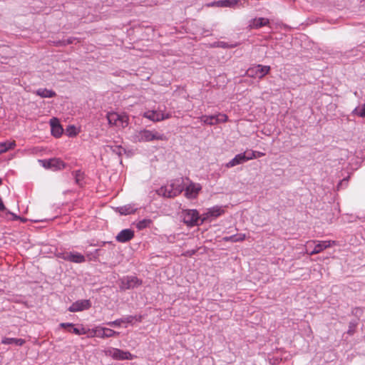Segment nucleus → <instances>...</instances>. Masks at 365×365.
Returning <instances> with one entry per match:
<instances>
[{
    "mask_svg": "<svg viewBox=\"0 0 365 365\" xmlns=\"http://www.w3.org/2000/svg\"><path fill=\"white\" fill-rule=\"evenodd\" d=\"M57 257L74 263L80 264L86 262L85 256L78 252H58Z\"/></svg>",
    "mask_w": 365,
    "mask_h": 365,
    "instance_id": "nucleus-10",
    "label": "nucleus"
},
{
    "mask_svg": "<svg viewBox=\"0 0 365 365\" xmlns=\"http://www.w3.org/2000/svg\"><path fill=\"white\" fill-rule=\"evenodd\" d=\"M265 154L264 153H261V152H256V155H257V158L258 157H262L264 156Z\"/></svg>",
    "mask_w": 365,
    "mask_h": 365,
    "instance_id": "nucleus-38",
    "label": "nucleus"
},
{
    "mask_svg": "<svg viewBox=\"0 0 365 365\" xmlns=\"http://www.w3.org/2000/svg\"><path fill=\"white\" fill-rule=\"evenodd\" d=\"M246 162L245 153H240L236 155L232 160L227 162L225 166L227 168H230L236 165L243 164Z\"/></svg>",
    "mask_w": 365,
    "mask_h": 365,
    "instance_id": "nucleus-19",
    "label": "nucleus"
},
{
    "mask_svg": "<svg viewBox=\"0 0 365 365\" xmlns=\"http://www.w3.org/2000/svg\"><path fill=\"white\" fill-rule=\"evenodd\" d=\"M108 124L118 129H123L129 124V117L125 113L108 112L106 115Z\"/></svg>",
    "mask_w": 365,
    "mask_h": 365,
    "instance_id": "nucleus-2",
    "label": "nucleus"
},
{
    "mask_svg": "<svg viewBox=\"0 0 365 365\" xmlns=\"http://www.w3.org/2000/svg\"><path fill=\"white\" fill-rule=\"evenodd\" d=\"M76 181L77 183H78L79 180H78V174L77 173L76 174Z\"/></svg>",
    "mask_w": 365,
    "mask_h": 365,
    "instance_id": "nucleus-41",
    "label": "nucleus"
},
{
    "mask_svg": "<svg viewBox=\"0 0 365 365\" xmlns=\"http://www.w3.org/2000/svg\"><path fill=\"white\" fill-rule=\"evenodd\" d=\"M225 213V207L222 205H215L207 208L205 212L202 214L203 223L205 222H212L213 220L221 216Z\"/></svg>",
    "mask_w": 365,
    "mask_h": 365,
    "instance_id": "nucleus-4",
    "label": "nucleus"
},
{
    "mask_svg": "<svg viewBox=\"0 0 365 365\" xmlns=\"http://www.w3.org/2000/svg\"><path fill=\"white\" fill-rule=\"evenodd\" d=\"M60 327L62 328L71 327V329H69L68 331L70 332H73L77 335H81V334H86V331H85L84 328L78 329V328L73 327V324H72V323H61Z\"/></svg>",
    "mask_w": 365,
    "mask_h": 365,
    "instance_id": "nucleus-24",
    "label": "nucleus"
},
{
    "mask_svg": "<svg viewBox=\"0 0 365 365\" xmlns=\"http://www.w3.org/2000/svg\"><path fill=\"white\" fill-rule=\"evenodd\" d=\"M35 93L41 98H53L56 95V92L53 90L43 88L37 89Z\"/></svg>",
    "mask_w": 365,
    "mask_h": 365,
    "instance_id": "nucleus-21",
    "label": "nucleus"
},
{
    "mask_svg": "<svg viewBox=\"0 0 365 365\" xmlns=\"http://www.w3.org/2000/svg\"><path fill=\"white\" fill-rule=\"evenodd\" d=\"M106 324L110 327H120L121 324H123V320L122 318H120L112 322H108Z\"/></svg>",
    "mask_w": 365,
    "mask_h": 365,
    "instance_id": "nucleus-34",
    "label": "nucleus"
},
{
    "mask_svg": "<svg viewBox=\"0 0 365 365\" xmlns=\"http://www.w3.org/2000/svg\"><path fill=\"white\" fill-rule=\"evenodd\" d=\"M217 3H218V1H213V2L207 4V6H208V7H212V6L218 7V4H217Z\"/></svg>",
    "mask_w": 365,
    "mask_h": 365,
    "instance_id": "nucleus-36",
    "label": "nucleus"
},
{
    "mask_svg": "<svg viewBox=\"0 0 365 365\" xmlns=\"http://www.w3.org/2000/svg\"><path fill=\"white\" fill-rule=\"evenodd\" d=\"M152 223V220L150 219L146 218L143 219L141 220L135 222V226L138 230H141L146 227H148Z\"/></svg>",
    "mask_w": 365,
    "mask_h": 365,
    "instance_id": "nucleus-28",
    "label": "nucleus"
},
{
    "mask_svg": "<svg viewBox=\"0 0 365 365\" xmlns=\"http://www.w3.org/2000/svg\"><path fill=\"white\" fill-rule=\"evenodd\" d=\"M91 307V302L89 299H81L72 303L68 310L71 312H82L88 309Z\"/></svg>",
    "mask_w": 365,
    "mask_h": 365,
    "instance_id": "nucleus-13",
    "label": "nucleus"
},
{
    "mask_svg": "<svg viewBox=\"0 0 365 365\" xmlns=\"http://www.w3.org/2000/svg\"><path fill=\"white\" fill-rule=\"evenodd\" d=\"M356 326H357V322L356 321L350 322L349 324V329L347 330V334L350 336L353 335L355 332Z\"/></svg>",
    "mask_w": 365,
    "mask_h": 365,
    "instance_id": "nucleus-31",
    "label": "nucleus"
},
{
    "mask_svg": "<svg viewBox=\"0 0 365 365\" xmlns=\"http://www.w3.org/2000/svg\"><path fill=\"white\" fill-rule=\"evenodd\" d=\"M246 235L244 233H240V234H235L230 236H226L222 238V240L224 242H242L245 240Z\"/></svg>",
    "mask_w": 365,
    "mask_h": 365,
    "instance_id": "nucleus-22",
    "label": "nucleus"
},
{
    "mask_svg": "<svg viewBox=\"0 0 365 365\" xmlns=\"http://www.w3.org/2000/svg\"><path fill=\"white\" fill-rule=\"evenodd\" d=\"M95 334L100 338H108L114 336H118L119 332H117L111 329L97 327L93 329Z\"/></svg>",
    "mask_w": 365,
    "mask_h": 365,
    "instance_id": "nucleus-15",
    "label": "nucleus"
},
{
    "mask_svg": "<svg viewBox=\"0 0 365 365\" xmlns=\"http://www.w3.org/2000/svg\"><path fill=\"white\" fill-rule=\"evenodd\" d=\"M73 43V41L71 39V38H68L67 39V43L69 44V43Z\"/></svg>",
    "mask_w": 365,
    "mask_h": 365,
    "instance_id": "nucleus-40",
    "label": "nucleus"
},
{
    "mask_svg": "<svg viewBox=\"0 0 365 365\" xmlns=\"http://www.w3.org/2000/svg\"><path fill=\"white\" fill-rule=\"evenodd\" d=\"M16 146V144L14 140L0 143V150H1V153H4L9 150H12Z\"/></svg>",
    "mask_w": 365,
    "mask_h": 365,
    "instance_id": "nucleus-25",
    "label": "nucleus"
},
{
    "mask_svg": "<svg viewBox=\"0 0 365 365\" xmlns=\"http://www.w3.org/2000/svg\"><path fill=\"white\" fill-rule=\"evenodd\" d=\"M66 133L68 136H75L77 135L76 127L73 125L68 126L66 129Z\"/></svg>",
    "mask_w": 365,
    "mask_h": 365,
    "instance_id": "nucleus-33",
    "label": "nucleus"
},
{
    "mask_svg": "<svg viewBox=\"0 0 365 365\" xmlns=\"http://www.w3.org/2000/svg\"><path fill=\"white\" fill-rule=\"evenodd\" d=\"M106 354L115 360H131L133 355L129 351H123L117 348H110L106 351Z\"/></svg>",
    "mask_w": 365,
    "mask_h": 365,
    "instance_id": "nucleus-12",
    "label": "nucleus"
},
{
    "mask_svg": "<svg viewBox=\"0 0 365 365\" xmlns=\"http://www.w3.org/2000/svg\"><path fill=\"white\" fill-rule=\"evenodd\" d=\"M202 186L199 183H190L185 188V196L189 199H195L201 190Z\"/></svg>",
    "mask_w": 365,
    "mask_h": 365,
    "instance_id": "nucleus-14",
    "label": "nucleus"
},
{
    "mask_svg": "<svg viewBox=\"0 0 365 365\" xmlns=\"http://www.w3.org/2000/svg\"><path fill=\"white\" fill-rule=\"evenodd\" d=\"M178 191H171V190H168V197H172L175 195H176Z\"/></svg>",
    "mask_w": 365,
    "mask_h": 365,
    "instance_id": "nucleus-35",
    "label": "nucleus"
},
{
    "mask_svg": "<svg viewBox=\"0 0 365 365\" xmlns=\"http://www.w3.org/2000/svg\"><path fill=\"white\" fill-rule=\"evenodd\" d=\"M311 244H315L314 249L308 252L307 250V252L309 255H314L318 253L322 252L324 250L329 248L331 246L336 245V242L334 240H322V241H309L307 242V247H308Z\"/></svg>",
    "mask_w": 365,
    "mask_h": 365,
    "instance_id": "nucleus-6",
    "label": "nucleus"
},
{
    "mask_svg": "<svg viewBox=\"0 0 365 365\" xmlns=\"http://www.w3.org/2000/svg\"><path fill=\"white\" fill-rule=\"evenodd\" d=\"M199 120L205 125H213L221 123H225L228 120L226 114L219 113L216 115H203L199 117Z\"/></svg>",
    "mask_w": 365,
    "mask_h": 365,
    "instance_id": "nucleus-7",
    "label": "nucleus"
},
{
    "mask_svg": "<svg viewBox=\"0 0 365 365\" xmlns=\"http://www.w3.org/2000/svg\"><path fill=\"white\" fill-rule=\"evenodd\" d=\"M123 323L133 324L134 322H140L143 320L142 315H129L122 318Z\"/></svg>",
    "mask_w": 365,
    "mask_h": 365,
    "instance_id": "nucleus-27",
    "label": "nucleus"
},
{
    "mask_svg": "<svg viewBox=\"0 0 365 365\" xmlns=\"http://www.w3.org/2000/svg\"><path fill=\"white\" fill-rule=\"evenodd\" d=\"M270 71V66L256 65L247 69L246 74L248 77L255 78H262Z\"/></svg>",
    "mask_w": 365,
    "mask_h": 365,
    "instance_id": "nucleus-8",
    "label": "nucleus"
},
{
    "mask_svg": "<svg viewBox=\"0 0 365 365\" xmlns=\"http://www.w3.org/2000/svg\"><path fill=\"white\" fill-rule=\"evenodd\" d=\"M312 335V329L309 326L307 327V336H310Z\"/></svg>",
    "mask_w": 365,
    "mask_h": 365,
    "instance_id": "nucleus-39",
    "label": "nucleus"
},
{
    "mask_svg": "<svg viewBox=\"0 0 365 365\" xmlns=\"http://www.w3.org/2000/svg\"><path fill=\"white\" fill-rule=\"evenodd\" d=\"M134 237V232L130 229H124L121 230L116 236L118 242L125 243L130 241Z\"/></svg>",
    "mask_w": 365,
    "mask_h": 365,
    "instance_id": "nucleus-16",
    "label": "nucleus"
},
{
    "mask_svg": "<svg viewBox=\"0 0 365 365\" xmlns=\"http://www.w3.org/2000/svg\"><path fill=\"white\" fill-rule=\"evenodd\" d=\"M51 134L56 137L59 138L63 131L62 126L60 125L57 118H53L50 120Z\"/></svg>",
    "mask_w": 365,
    "mask_h": 365,
    "instance_id": "nucleus-18",
    "label": "nucleus"
},
{
    "mask_svg": "<svg viewBox=\"0 0 365 365\" xmlns=\"http://www.w3.org/2000/svg\"><path fill=\"white\" fill-rule=\"evenodd\" d=\"M138 210L135 204H128L116 207V211L122 215H128L134 213Z\"/></svg>",
    "mask_w": 365,
    "mask_h": 365,
    "instance_id": "nucleus-20",
    "label": "nucleus"
},
{
    "mask_svg": "<svg viewBox=\"0 0 365 365\" xmlns=\"http://www.w3.org/2000/svg\"><path fill=\"white\" fill-rule=\"evenodd\" d=\"M243 153H245L246 162L248 160L257 158L256 151L247 150V151L244 152Z\"/></svg>",
    "mask_w": 365,
    "mask_h": 365,
    "instance_id": "nucleus-32",
    "label": "nucleus"
},
{
    "mask_svg": "<svg viewBox=\"0 0 365 365\" xmlns=\"http://www.w3.org/2000/svg\"><path fill=\"white\" fill-rule=\"evenodd\" d=\"M108 148L118 156H120L124 152V149L120 145H108Z\"/></svg>",
    "mask_w": 365,
    "mask_h": 365,
    "instance_id": "nucleus-29",
    "label": "nucleus"
},
{
    "mask_svg": "<svg viewBox=\"0 0 365 365\" xmlns=\"http://www.w3.org/2000/svg\"><path fill=\"white\" fill-rule=\"evenodd\" d=\"M353 113L360 117L365 118V104L356 108Z\"/></svg>",
    "mask_w": 365,
    "mask_h": 365,
    "instance_id": "nucleus-30",
    "label": "nucleus"
},
{
    "mask_svg": "<svg viewBox=\"0 0 365 365\" xmlns=\"http://www.w3.org/2000/svg\"><path fill=\"white\" fill-rule=\"evenodd\" d=\"M183 222L188 227L198 226L203 223L202 216L195 209H187L182 211Z\"/></svg>",
    "mask_w": 365,
    "mask_h": 365,
    "instance_id": "nucleus-3",
    "label": "nucleus"
},
{
    "mask_svg": "<svg viewBox=\"0 0 365 365\" xmlns=\"http://www.w3.org/2000/svg\"><path fill=\"white\" fill-rule=\"evenodd\" d=\"M239 1L240 0H220L217 4H218V7L233 8Z\"/></svg>",
    "mask_w": 365,
    "mask_h": 365,
    "instance_id": "nucleus-26",
    "label": "nucleus"
},
{
    "mask_svg": "<svg viewBox=\"0 0 365 365\" xmlns=\"http://www.w3.org/2000/svg\"><path fill=\"white\" fill-rule=\"evenodd\" d=\"M1 182H2V180H1V179L0 178V185L1 184Z\"/></svg>",
    "mask_w": 365,
    "mask_h": 365,
    "instance_id": "nucleus-42",
    "label": "nucleus"
},
{
    "mask_svg": "<svg viewBox=\"0 0 365 365\" xmlns=\"http://www.w3.org/2000/svg\"><path fill=\"white\" fill-rule=\"evenodd\" d=\"M143 116L153 122H159L171 118L170 113H166L160 109L148 110L143 113Z\"/></svg>",
    "mask_w": 365,
    "mask_h": 365,
    "instance_id": "nucleus-5",
    "label": "nucleus"
},
{
    "mask_svg": "<svg viewBox=\"0 0 365 365\" xmlns=\"http://www.w3.org/2000/svg\"><path fill=\"white\" fill-rule=\"evenodd\" d=\"M41 165L46 168L52 170H61L66 167L65 163L60 158H51L48 160H40Z\"/></svg>",
    "mask_w": 365,
    "mask_h": 365,
    "instance_id": "nucleus-11",
    "label": "nucleus"
},
{
    "mask_svg": "<svg viewBox=\"0 0 365 365\" xmlns=\"http://www.w3.org/2000/svg\"><path fill=\"white\" fill-rule=\"evenodd\" d=\"M142 281L135 276H125L120 279L119 287L121 290L134 289L140 286Z\"/></svg>",
    "mask_w": 365,
    "mask_h": 365,
    "instance_id": "nucleus-9",
    "label": "nucleus"
},
{
    "mask_svg": "<svg viewBox=\"0 0 365 365\" xmlns=\"http://www.w3.org/2000/svg\"><path fill=\"white\" fill-rule=\"evenodd\" d=\"M214 46H215V44ZM216 46H220V47L225 48L226 47V43H225V42H219V43H217Z\"/></svg>",
    "mask_w": 365,
    "mask_h": 365,
    "instance_id": "nucleus-37",
    "label": "nucleus"
},
{
    "mask_svg": "<svg viewBox=\"0 0 365 365\" xmlns=\"http://www.w3.org/2000/svg\"><path fill=\"white\" fill-rule=\"evenodd\" d=\"M25 340L23 339H17V338H9L4 337L1 339V344H15L16 346H23L25 344Z\"/></svg>",
    "mask_w": 365,
    "mask_h": 365,
    "instance_id": "nucleus-23",
    "label": "nucleus"
},
{
    "mask_svg": "<svg viewBox=\"0 0 365 365\" xmlns=\"http://www.w3.org/2000/svg\"><path fill=\"white\" fill-rule=\"evenodd\" d=\"M167 137L165 134L155 130L142 129L136 131L132 136V140L134 143H146L154 140H166Z\"/></svg>",
    "mask_w": 365,
    "mask_h": 365,
    "instance_id": "nucleus-1",
    "label": "nucleus"
},
{
    "mask_svg": "<svg viewBox=\"0 0 365 365\" xmlns=\"http://www.w3.org/2000/svg\"><path fill=\"white\" fill-rule=\"evenodd\" d=\"M269 24V20L266 18H255L249 21L248 27L250 29H257Z\"/></svg>",
    "mask_w": 365,
    "mask_h": 365,
    "instance_id": "nucleus-17",
    "label": "nucleus"
}]
</instances>
